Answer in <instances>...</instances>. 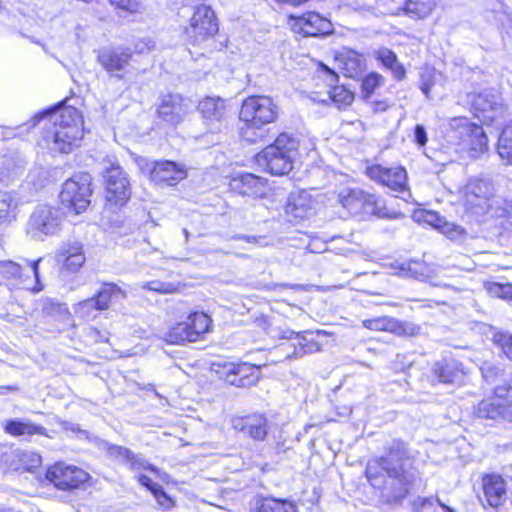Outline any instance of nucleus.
<instances>
[{"label":"nucleus","instance_id":"obj_1","mask_svg":"<svg viewBox=\"0 0 512 512\" xmlns=\"http://www.w3.org/2000/svg\"><path fill=\"white\" fill-rule=\"evenodd\" d=\"M365 474L374 488L382 490V497L389 504L401 503L418 478L410 463L408 446L400 439L387 442L384 455L370 459Z\"/></svg>","mask_w":512,"mask_h":512},{"label":"nucleus","instance_id":"obj_2","mask_svg":"<svg viewBox=\"0 0 512 512\" xmlns=\"http://www.w3.org/2000/svg\"><path fill=\"white\" fill-rule=\"evenodd\" d=\"M50 115L52 126L47 129L43 141L52 152L68 154L79 145L83 137L82 117L77 109L64 107L58 112L43 111L32 119V125H37L41 119Z\"/></svg>","mask_w":512,"mask_h":512},{"label":"nucleus","instance_id":"obj_3","mask_svg":"<svg viewBox=\"0 0 512 512\" xmlns=\"http://www.w3.org/2000/svg\"><path fill=\"white\" fill-rule=\"evenodd\" d=\"M278 107L268 96H250L241 106L239 118L245 123L241 137L249 143L265 142V126L274 122Z\"/></svg>","mask_w":512,"mask_h":512},{"label":"nucleus","instance_id":"obj_4","mask_svg":"<svg viewBox=\"0 0 512 512\" xmlns=\"http://www.w3.org/2000/svg\"><path fill=\"white\" fill-rule=\"evenodd\" d=\"M298 145L294 137L282 133L256 155L257 164L272 175H285L293 168Z\"/></svg>","mask_w":512,"mask_h":512},{"label":"nucleus","instance_id":"obj_5","mask_svg":"<svg viewBox=\"0 0 512 512\" xmlns=\"http://www.w3.org/2000/svg\"><path fill=\"white\" fill-rule=\"evenodd\" d=\"M64 214L60 208L37 205L26 223V234L33 240L44 241L61 230Z\"/></svg>","mask_w":512,"mask_h":512},{"label":"nucleus","instance_id":"obj_6","mask_svg":"<svg viewBox=\"0 0 512 512\" xmlns=\"http://www.w3.org/2000/svg\"><path fill=\"white\" fill-rule=\"evenodd\" d=\"M450 138L463 145L476 158L488 149V138L482 126L466 117H454L449 122Z\"/></svg>","mask_w":512,"mask_h":512},{"label":"nucleus","instance_id":"obj_7","mask_svg":"<svg viewBox=\"0 0 512 512\" xmlns=\"http://www.w3.org/2000/svg\"><path fill=\"white\" fill-rule=\"evenodd\" d=\"M219 31L218 19L210 6L196 7L190 25L185 29L190 45L204 47Z\"/></svg>","mask_w":512,"mask_h":512},{"label":"nucleus","instance_id":"obj_8","mask_svg":"<svg viewBox=\"0 0 512 512\" xmlns=\"http://www.w3.org/2000/svg\"><path fill=\"white\" fill-rule=\"evenodd\" d=\"M91 176L88 173H79L66 180L62 186L59 198L65 207L80 214L90 204Z\"/></svg>","mask_w":512,"mask_h":512},{"label":"nucleus","instance_id":"obj_9","mask_svg":"<svg viewBox=\"0 0 512 512\" xmlns=\"http://www.w3.org/2000/svg\"><path fill=\"white\" fill-rule=\"evenodd\" d=\"M211 319L203 312L190 314L186 321L177 323L166 335V341L180 344L185 341L196 342L209 331Z\"/></svg>","mask_w":512,"mask_h":512},{"label":"nucleus","instance_id":"obj_10","mask_svg":"<svg viewBox=\"0 0 512 512\" xmlns=\"http://www.w3.org/2000/svg\"><path fill=\"white\" fill-rule=\"evenodd\" d=\"M194 102L179 93H164L158 97L157 115L171 125H178L194 111Z\"/></svg>","mask_w":512,"mask_h":512},{"label":"nucleus","instance_id":"obj_11","mask_svg":"<svg viewBox=\"0 0 512 512\" xmlns=\"http://www.w3.org/2000/svg\"><path fill=\"white\" fill-rule=\"evenodd\" d=\"M475 114L484 123L489 124L505 118L507 107L496 89H484L472 100Z\"/></svg>","mask_w":512,"mask_h":512},{"label":"nucleus","instance_id":"obj_12","mask_svg":"<svg viewBox=\"0 0 512 512\" xmlns=\"http://www.w3.org/2000/svg\"><path fill=\"white\" fill-rule=\"evenodd\" d=\"M464 198L470 207L480 208L482 213L491 212L494 209V186L489 179L472 178L464 187Z\"/></svg>","mask_w":512,"mask_h":512},{"label":"nucleus","instance_id":"obj_13","mask_svg":"<svg viewBox=\"0 0 512 512\" xmlns=\"http://www.w3.org/2000/svg\"><path fill=\"white\" fill-rule=\"evenodd\" d=\"M366 175L393 192L409 195L407 171L402 166L384 167L374 164L366 168Z\"/></svg>","mask_w":512,"mask_h":512},{"label":"nucleus","instance_id":"obj_14","mask_svg":"<svg viewBox=\"0 0 512 512\" xmlns=\"http://www.w3.org/2000/svg\"><path fill=\"white\" fill-rule=\"evenodd\" d=\"M45 478L58 489L70 490L88 481L89 474L76 466L57 463L47 469Z\"/></svg>","mask_w":512,"mask_h":512},{"label":"nucleus","instance_id":"obj_15","mask_svg":"<svg viewBox=\"0 0 512 512\" xmlns=\"http://www.w3.org/2000/svg\"><path fill=\"white\" fill-rule=\"evenodd\" d=\"M479 501L486 507L498 508L502 506L507 498V486L502 476L498 474H485L481 478V494Z\"/></svg>","mask_w":512,"mask_h":512},{"label":"nucleus","instance_id":"obj_16","mask_svg":"<svg viewBox=\"0 0 512 512\" xmlns=\"http://www.w3.org/2000/svg\"><path fill=\"white\" fill-rule=\"evenodd\" d=\"M151 181L157 185L173 186L187 177L184 165L170 160L146 163Z\"/></svg>","mask_w":512,"mask_h":512},{"label":"nucleus","instance_id":"obj_17","mask_svg":"<svg viewBox=\"0 0 512 512\" xmlns=\"http://www.w3.org/2000/svg\"><path fill=\"white\" fill-rule=\"evenodd\" d=\"M106 197L114 204H122L130 197V184L124 170L112 164L106 171Z\"/></svg>","mask_w":512,"mask_h":512},{"label":"nucleus","instance_id":"obj_18","mask_svg":"<svg viewBox=\"0 0 512 512\" xmlns=\"http://www.w3.org/2000/svg\"><path fill=\"white\" fill-rule=\"evenodd\" d=\"M101 448L106 451L108 456L115 461L127 465L129 469L133 471L137 470H150L154 473H158V468L154 465L148 463L145 459H143L140 455L135 454L129 448L124 446L115 445L109 443L107 441H103L101 444Z\"/></svg>","mask_w":512,"mask_h":512},{"label":"nucleus","instance_id":"obj_19","mask_svg":"<svg viewBox=\"0 0 512 512\" xmlns=\"http://www.w3.org/2000/svg\"><path fill=\"white\" fill-rule=\"evenodd\" d=\"M232 427L255 441H263L268 433V419L264 414L253 413L233 418Z\"/></svg>","mask_w":512,"mask_h":512},{"label":"nucleus","instance_id":"obj_20","mask_svg":"<svg viewBox=\"0 0 512 512\" xmlns=\"http://www.w3.org/2000/svg\"><path fill=\"white\" fill-rule=\"evenodd\" d=\"M132 50L127 47H104L97 52V62L108 72L125 69L132 58Z\"/></svg>","mask_w":512,"mask_h":512},{"label":"nucleus","instance_id":"obj_21","mask_svg":"<svg viewBox=\"0 0 512 512\" xmlns=\"http://www.w3.org/2000/svg\"><path fill=\"white\" fill-rule=\"evenodd\" d=\"M432 373L440 383L456 384L463 381L465 370L462 362L452 357H445L433 364Z\"/></svg>","mask_w":512,"mask_h":512},{"label":"nucleus","instance_id":"obj_22","mask_svg":"<svg viewBox=\"0 0 512 512\" xmlns=\"http://www.w3.org/2000/svg\"><path fill=\"white\" fill-rule=\"evenodd\" d=\"M197 108L211 130L220 129L226 116V105L222 98L206 97L199 102Z\"/></svg>","mask_w":512,"mask_h":512},{"label":"nucleus","instance_id":"obj_23","mask_svg":"<svg viewBox=\"0 0 512 512\" xmlns=\"http://www.w3.org/2000/svg\"><path fill=\"white\" fill-rule=\"evenodd\" d=\"M296 26L299 27L304 36L317 37L333 32L331 21L316 12H309L298 18Z\"/></svg>","mask_w":512,"mask_h":512},{"label":"nucleus","instance_id":"obj_24","mask_svg":"<svg viewBox=\"0 0 512 512\" xmlns=\"http://www.w3.org/2000/svg\"><path fill=\"white\" fill-rule=\"evenodd\" d=\"M56 258L62 268L70 273L78 272L85 263L83 247L77 242L64 244L58 250Z\"/></svg>","mask_w":512,"mask_h":512},{"label":"nucleus","instance_id":"obj_25","mask_svg":"<svg viewBox=\"0 0 512 512\" xmlns=\"http://www.w3.org/2000/svg\"><path fill=\"white\" fill-rule=\"evenodd\" d=\"M250 512H297L292 501L256 495L249 503Z\"/></svg>","mask_w":512,"mask_h":512},{"label":"nucleus","instance_id":"obj_26","mask_svg":"<svg viewBox=\"0 0 512 512\" xmlns=\"http://www.w3.org/2000/svg\"><path fill=\"white\" fill-rule=\"evenodd\" d=\"M5 433L13 436L46 435V428L33 423L28 418H13L2 422Z\"/></svg>","mask_w":512,"mask_h":512},{"label":"nucleus","instance_id":"obj_27","mask_svg":"<svg viewBox=\"0 0 512 512\" xmlns=\"http://www.w3.org/2000/svg\"><path fill=\"white\" fill-rule=\"evenodd\" d=\"M320 69L324 73L328 85L331 87L329 91L330 99L338 105H350L353 101V94L344 86L336 85L339 78L337 73L323 63H320Z\"/></svg>","mask_w":512,"mask_h":512},{"label":"nucleus","instance_id":"obj_28","mask_svg":"<svg viewBox=\"0 0 512 512\" xmlns=\"http://www.w3.org/2000/svg\"><path fill=\"white\" fill-rule=\"evenodd\" d=\"M338 67L343 71L344 75L355 78L360 75L366 68L365 58L354 50L342 52L337 58Z\"/></svg>","mask_w":512,"mask_h":512},{"label":"nucleus","instance_id":"obj_29","mask_svg":"<svg viewBox=\"0 0 512 512\" xmlns=\"http://www.w3.org/2000/svg\"><path fill=\"white\" fill-rule=\"evenodd\" d=\"M363 327L373 331H386L402 336L408 333L407 325L394 317L382 316L362 321Z\"/></svg>","mask_w":512,"mask_h":512},{"label":"nucleus","instance_id":"obj_30","mask_svg":"<svg viewBox=\"0 0 512 512\" xmlns=\"http://www.w3.org/2000/svg\"><path fill=\"white\" fill-rule=\"evenodd\" d=\"M0 276L10 289H28L21 266L12 260L0 261Z\"/></svg>","mask_w":512,"mask_h":512},{"label":"nucleus","instance_id":"obj_31","mask_svg":"<svg viewBox=\"0 0 512 512\" xmlns=\"http://www.w3.org/2000/svg\"><path fill=\"white\" fill-rule=\"evenodd\" d=\"M94 297L98 304V310L104 311L111 304L124 301L127 298V294L114 283H104Z\"/></svg>","mask_w":512,"mask_h":512},{"label":"nucleus","instance_id":"obj_32","mask_svg":"<svg viewBox=\"0 0 512 512\" xmlns=\"http://www.w3.org/2000/svg\"><path fill=\"white\" fill-rule=\"evenodd\" d=\"M25 171L22 159L10 156H2L0 159V181L8 186L21 177Z\"/></svg>","mask_w":512,"mask_h":512},{"label":"nucleus","instance_id":"obj_33","mask_svg":"<svg viewBox=\"0 0 512 512\" xmlns=\"http://www.w3.org/2000/svg\"><path fill=\"white\" fill-rule=\"evenodd\" d=\"M19 200L8 191H0V224L10 225L17 220Z\"/></svg>","mask_w":512,"mask_h":512},{"label":"nucleus","instance_id":"obj_34","mask_svg":"<svg viewBox=\"0 0 512 512\" xmlns=\"http://www.w3.org/2000/svg\"><path fill=\"white\" fill-rule=\"evenodd\" d=\"M435 8V0H406L400 10L411 19L423 20L430 16Z\"/></svg>","mask_w":512,"mask_h":512},{"label":"nucleus","instance_id":"obj_35","mask_svg":"<svg viewBox=\"0 0 512 512\" xmlns=\"http://www.w3.org/2000/svg\"><path fill=\"white\" fill-rule=\"evenodd\" d=\"M313 209L314 201L306 192L290 196L286 206L287 214H291L297 219L306 218Z\"/></svg>","mask_w":512,"mask_h":512},{"label":"nucleus","instance_id":"obj_36","mask_svg":"<svg viewBox=\"0 0 512 512\" xmlns=\"http://www.w3.org/2000/svg\"><path fill=\"white\" fill-rule=\"evenodd\" d=\"M367 192L359 188H344L338 193V202L352 213L364 209Z\"/></svg>","mask_w":512,"mask_h":512},{"label":"nucleus","instance_id":"obj_37","mask_svg":"<svg viewBox=\"0 0 512 512\" xmlns=\"http://www.w3.org/2000/svg\"><path fill=\"white\" fill-rule=\"evenodd\" d=\"M510 409L504 405H500L493 400L481 401L475 411L477 418L483 420H505L509 415Z\"/></svg>","mask_w":512,"mask_h":512},{"label":"nucleus","instance_id":"obj_38","mask_svg":"<svg viewBox=\"0 0 512 512\" xmlns=\"http://www.w3.org/2000/svg\"><path fill=\"white\" fill-rule=\"evenodd\" d=\"M364 209L379 218L399 219L404 216L403 213L386 207L384 200L376 194H366Z\"/></svg>","mask_w":512,"mask_h":512},{"label":"nucleus","instance_id":"obj_39","mask_svg":"<svg viewBox=\"0 0 512 512\" xmlns=\"http://www.w3.org/2000/svg\"><path fill=\"white\" fill-rule=\"evenodd\" d=\"M376 59L387 69L391 71L393 77L400 81L404 79L406 71L402 64L398 62L397 55L388 48H380L375 52Z\"/></svg>","mask_w":512,"mask_h":512},{"label":"nucleus","instance_id":"obj_40","mask_svg":"<svg viewBox=\"0 0 512 512\" xmlns=\"http://www.w3.org/2000/svg\"><path fill=\"white\" fill-rule=\"evenodd\" d=\"M262 185V178L251 173L240 174L232 181V187L244 195L256 192Z\"/></svg>","mask_w":512,"mask_h":512},{"label":"nucleus","instance_id":"obj_41","mask_svg":"<svg viewBox=\"0 0 512 512\" xmlns=\"http://www.w3.org/2000/svg\"><path fill=\"white\" fill-rule=\"evenodd\" d=\"M307 332L296 334V343L294 344V351L288 354L287 358H300L305 354H311L320 350L319 344L314 340H309L305 336Z\"/></svg>","mask_w":512,"mask_h":512},{"label":"nucleus","instance_id":"obj_42","mask_svg":"<svg viewBox=\"0 0 512 512\" xmlns=\"http://www.w3.org/2000/svg\"><path fill=\"white\" fill-rule=\"evenodd\" d=\"M253 367L246 364H231L227 373L228 382L237 387L246 385L248 375Z\"/></svg>","mask_w":512,"mask_h":512},{"label":"nucleus","instance_id":"obj_43","mask_svg":"<svg viewBox=\"0 0 512 512\" xmlns=\"http://www.w3.org/2000/svg\"><path fill=\"white\" fill-rule=\"evenodd\" d=\"M384 84V77L377 73L371 72L365 75L361 81V95L363 99H369L375 90Z\"/></svg>","mask_w":512,"mask_h":512},{"label":"nucleus","instance_id":"obj_44","mask_svg":"<svg viewBox=\"0 0 512 512\" xmlns=\"http://www.w3.org/2000/svg\"><path fill=\"white\" fill-rule=\"evenodd\" d=\"M74 311L76 314H78L80 317L85 319L94 318L95 311L98 310V304L95 299V297L88 298L86 300H83L79 303H77L74 307Z\"/></svg>","mask_w":512,"mask_h":512},{"label":"nucleus","instance_id":"obj_45","mask_svg":"<svg viewBox=\"0 0 512 512\" xmlns=\"http://www.w3.org/2000/svg\"><path fill=\"white\" fill-rule=\"evenodd\" d=\"M414 217L417 219V221H423L430 226L438 229L442 228V225L445 223V219L441 217L438 213L434 211H419L414 214Z\"/></svg>","mask_w":512,"mask_h":512},{"label":"nucleus","instance_id":"obj_46","mask_svg":"<svg viewBox=\"0 0 512 512\" xmlns=\"http://www.w3.org/2000/svg\"><path fill=\"white\" fill-rule=\"evenodd\" d=\"M494 202V209L491 210V213L496 217L507 218L512 223V199L508 201L498 196Z\"/></svg>","mask_w":512,"mask_h":512},{"label":"nucleus","instance_id":"obj_47","mask_svg":"<svg viewBox=\"0 0 512 512\" xmlns=\"http://www.w3.org/2000/svg\"><path fill=\"white\" fill-rule=\"evenodd\" d=\"M142 289L158 292L161 294H170L174 293L177 290L175 284L170 282H162L160 280H152L148 282H144L140 285Z\"/></svg>","mask_w":512,"mask_h":512},{"label":"nucleus","instance_id":"obj_48","mask_svg":"<svg viewBox=\"0 0 512 512\" xmlns=\"http://www.w3.org/2000/svg\"><path fill=\"white\" fill-rule=\"evenodd\" d=\"M440 232L455 242H462L466 235L465 230L461 226L447 221L442 225Z\"/></svg>","mask_w":512,"mask_h":512},{"label":"nucleus","instance_id":"obj_49","mask_svg":"<svg viewBox=\"0 0 512 512\" xmlns=\"http://www.w3.org/2000/svg\"><path fill=\"white\" fill-rule=\"evenodd\" d=\"M494 344L501 349L506 357L512 360V335L504 332H497L493 336Z\"/></svg>","mask_w":512,"mask_h":512},{"label":"nucleus","instance_id":"obj_50","mask_svg":"<svg viewBox=\"0 0 512 512\" xmlns=\"http://www.w3.org/2000/svg\"><path fill=\"white\" fill-rule=\"evenodd\" d=\"M111 5L116 8L126 11L130 14L140 13L143 9L142 3L139 0H109Z\"/></svg>","mask_w":512,"mask_h":512},{"label":"nucleus","instance_id":"obj_51","mask_svg":"<svg viewBox=\"0 0 512 512\" xmlns=\"http://www.w3.org/2000/svg\"><path fill=\"white\" fill-rule=\"evenodd\" d=\"M152 494L156 498L158 504L164 509H169L173 506L172 499L167 495L161 485L155 487V491Z\"/></svg>","mask_w":512,"mask_h":512},{"label":"nucleus","instance_id":"obj_52","mask_svg":"<svg viewBox=\"0 0 512 512\" xmlns=\"http://www.w3.org/2000/svg\"><path fill=\"white\" fill-rule=\"evenodd\" d=\"M43 311L49 315L54 313L69 316V312L67 307L64 304L54 303L52 301H47L43 306Z\"/></svg>","mask_w":512,"mask_h":512},{"label":"nucleus","instance_id":"obj_53","mask_svg":"<svg viewBox=\"0 0 512 512\" xmlns=\"http://www.w3.org/2000/svg\"><path fill=\"white\" fill-rule=\"evenodd\" d=\"M434 499L432 497H418L413 501L412 510L414 512H423L426 508L432 507Z\"/></svg>","mask_w":512,"mask_h":512},{"label":"nucleus","instance_id":"obj_54","mask_svg":"<svg viewBox=\"0 0 512 512\" xmlns=\"http://www.w3.org/2000/svg\"><path fill=\"white\" fill-rule=\"evenodd\" d=\"M414 141L419 147H424L428 141L425 127L421 124L415 126L414 129Z\"/></svg>","mask_w":512,"mask_h":512},{"label":"nucleus","instance_id":"obj_55","mask_svg":"<svg viewBox=\"0 0 512 512\" xmlns=\"http://www.w3.org/2000/svg\"><path fill=\"white\" fill-rule=\"evenodd\" d=\"M481 372L483 377L487 380L492 382L496 376L499 373V369L497 367H494L490 364H485L481 367Z\"/></svg>","mask_w":512,"mask_h":512},{"label":"nucleus","instance_id":"obj_56","mask_svg":"<svg viewBox=\"0 0 512 512\" xmlns=\"http://www.w3.org/2000/svg\"><path fill=\"white\" fill-rule=\"evenodd\" d=\"M41 260L42 258H39L36 261L31 262V269L36 279V285L32 288L33 292H39L42 290V287L39 283V263L41 262Z\"/></svg>","mask_w":512,"mask_h":512},{"label":"nucleus","instance_id":"obj_57","mask_svg":"<svg viewBox=\"0 0 512 512\" xmlns=\"http://www.w3.org/2000/svg\"><path fill=\"white\" fill-rule=\"evenodd\" d=\"M138 482L142 486L146 487L151 493L155 491V487L160 486V484L153 482L150 477L143 474L138 476Z\"/></svg>","mask_w":512,"mask_h":512},{"label":"nucleus","instance_id":"obj_58","mask_svg":"<svg viewBox=\"0 0 512 512\" xmlns=\"http://www.w3.org/2000/svg\"><path fill=\"white\" fill-rule=\"evenodd\" d=\"M503 285L504 284H500V283H490L488 285V290L490 293L503 299V289H504Z\"/></svg>","mask_w":512,"mask_h":512},{"label":"nucleus","instance_id":"obj_59","mask_svg":"<svg viewBox=\"0 0 512 512\" xmlns=\"http://www.w3.org/2000/svg\"><path fill=\"white\" fill-rule=\"evenodd\" d=\"M405 356L404 355H397L396 359L393 362V369L395 370H403L406 366H410L411 362L405 363Z\"/></svg>","mask_w":512,"mask_h":512},{"label":"nucleus","instance_id":"obj_60","mask_svg":"<svg viewBox=\"0 0 512 512\" xmlns=\"http://www.w3.org/2000/svg\"><path fill=\"white\" fill-rule=\"evenodd\" d=\"M389 108V104L385 100L373 102V111L375 113L384 112Z\"/></svg>","mask_w":512,"mask_h":512},{"label":"nucleus","instance_id":"obj_61","mask_svg":"<svg viewBox=\"0 0 512 512\" xmlns=\"http://www.w3.org/2000/svg\"><path fill=\"white\" fill-rule=\"evenodd\" d=\"M149 43L150 41H139L136 45H135V51L137 53H143L145 50L149 51L150 50V46H149Z\"/></svg>","mask_w":512,"mask_h":512},{"label":"nucleus","instance_id":"obj_62","mask_svg":"<svg viewBox=\"0 0 512 512\" xmlns=\"http://www.w3.org/2000/svg\"><path fill=\"white\" fill-rule=\"evenodd\" d=\"M503 288H509V289H503V299L512 300V284H510V283L504 284Z\"/></svg>","mask_w":512,"mask_h":512},{"label":"nucleus","instance_id":"obj_63","mask_svg":"<svg viewBox=\"0 0 512 512\" xmlns=\"http://www.w3.org/2000/svg\"><path fill=\"white\" fill-rule=\"evenodd\" d=\"M30 457H31V467H37L41 464V457L40 455L36 454V453H31L30 454Z\"/></svg>","mask_w":512,"mask_h":512},{"label":"nucleus","instance_id":"obj_64","mask_svg":"<svg viewBox=\"0 0 512 512\" xmlns=\"http://www.w3.org/2000/svg\"><path fill=\"white\" fill-rule=\"evenodd\" d=\"M297 333H298V332H295V331H292V330L287 329V330H284V331L282 332V338H284V339H289V340H291V339H294V340H295V339H296V334H297Z\"/></svg>","mask_w":512,"mask_h":512}]
</instances>
